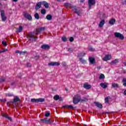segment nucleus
<instances>
[{
    "instance_id": "1",
    "label": "nucleus",
    "mask_w": 126,
    "mask_h": 126,
    "mask_svg": "<svg viewBox=\"0 0 126 126\" xmlns=\"http://www.w3.org/2000/svg\"><path fill=\"white\" fill-rule=\"evenodd\" d=\"M64 7L66 8H69V7L72 8V10L75 12L78 15H81V10L80 9L75 6H73L69 3H65Z\"/></svg>"
},
{
    "instance_id": "2",
    "label": "nucleus",
    "mask_w": 126,
    "mask_h": 126,
    "mask_svg": "<svg viewBox=\"0 0 126 126\" xmlns=\"http://www.w3.org/2000/svg\"><path fill=\"white\" fill-rule=\"evenodd\" d=\"M81 97L79 94H76L73 98V102L75 105H76L79 102H80Z\"/></svg>"
},
{
    "instance_id": "3",
    "label": "nucleus",
    "mask_w": 126,
    "mask_h": 126,
    "mask_svg": "<svg viewBox=\"0 0 126 126\" xmlns=\"http://www.w3.org/2000/svg\"><path fill=\"white\" fill-rule=\"evenodd\" d=\"M32 103H39V102H44L45 99L39 98H32L31 100Z\"/></svg>"
},
{
    "instance_id": "4",
    "label": "nucleus",
    "mask_w": 126,
    "mask_h": 126,
    "mask_svg": "<svg viewBox=\"0 0 126 126\" xmlns=\"http://www.w3.org/2000/svg\"><path fill=\"white\" fill-rule=\"evenodd\" d=\"M114 35L116 38H119L121 40H124L125 39V36L122 33L120 32H115Z\"/></svg>"
},
{
    "instance_id": "5",
    "label": "nucleus",
    "mask_w": 126,
    "mask_h": 126,
    "mask_svg": "<svg viewBox=\"0 0 126 126\" xmlns=\"http://www.w3.org/2000/svg\"><path fill=\"white\" fill-rule=\"evenodd\" d=\"M45 29H46V28L45 27H41L39 29H36L34 33V34H35V35H38V34H39L40 32H41V31H44Z\"/></svg>"
},
{
    "instance_id": "6",
    "label": "nucleus",
    "mask_w": 126,
    "mask_h": 126,
    "mask_svg": "<svg viewBox=\"0 0 126 126\" xmlns=\"http://www.w3.org/2000/svg\"><path fill=\"white\" fill-rule=\"evenodd\" d=\"M1 14V18L2 19V21H5L6 20V17L5 16V13L4 10L0 11Z\"/></svg>"
},
{
    "instance_id": "7",
    "label": "nucleus",
    "mask_w": 126,
    "mask_h": 126,
    "mask_svg": "<svg viewBox=\"0 0 126 126\" xmlns=\"http://www.w3.org/2000/svg\"><path fill=\"white\" fill-rule=\"evenodd\" d=\"M112 59V56L111 55H106L103 58H102L103 61L104 62H107V61H110Z\"/></svg>"
},
{
    "instance_id": "8",
    "label": "nucleus",
    "mask_w": 126,
    "mask_h": 126,
    "mask_svg": "<svg viewBox=\"0 0 126 126\" xmlns=\"http://www.w3.org/2000/svg\"><path fill=\"white\" fill-rule=\"evenodd\" d=\"M95 3H96V1H95V0H88L89 7L90 8H91V6L92 5H94Z\"/></svg>"
},
{
    "instance_id": "9",
    "label": "nucleus",
    "mask_w": 126,
    "mask_h": 126,
    "mask_svg": "<svg viewBox=\"0 0 126 126\" xmlns=\"http://www.w3.org/2000/svg\"><path fill=\"white\" fill-rule=\"evenodd\" d=\"M24 16L28 19V20H32V16L31 15L28 14V13L24 12Z\"/></svg>"
},
{
    "instance_id": "10",
    "label": "nucleus",
    "mask_w": 126,
    "mask_h": 126,
    "mask_svg": "<svg viewBox=\"0 0 126 126\" xmlns=\"http://www.w3.org/2000/svg\"><path fill=\"white\" fill-rule=\"evenodd\" d=\"M41 123H45V124H52V122L50 119H48V118L41 119Z\"/></svg>"
},
{
    "instance_id": "11",
    "label": "nucleus",
    "mask_w": 126,
    "mask_h": 126,
    "mask_svg": "<svg viewBox=\"0 0 126 126\" xmlns=\"http://www.w3.org/2000/svg\"><path fill=\"white\" fill-rule=\"evenodd\" d=\"M61 64L59 62H50L48 63V65H51L52 66H58Z\"/></svg>"
},
{
    "instance_id": "12",
    "label": "nucleus",
    "mask_w": 126,
    "mask_h": 126,
    "mask_svg": "<svg viewBox=\"0 0 126 126\" xmlns=\"http://www.w3.org/2000/svg\"><path fill=\"white\" fill-rule=\"evenodd\" d=\"M41 49L43 50H46V49H50V45L48 44H43L41 46Z\"/></svg>"
},
{
    "instance_id": "13",
    "label": "nucleus",
    "mask_w": 126,
    "mask_h": 126,
    "mask_svg": "<svg viewBox=\"0 0 126 126\" xmlns=\"http://www.w3.org/2000/svg\"><path fill=\"white\" fill-rule=\"evenodd\" d=\"M89 60L91 64H93L95 63V59L93 57H90Z\"/></svg>"
},
{
    "instance_id": "14",
    "label": "nucleus",
    "mask_w": 126,
    "mask_h": 126,
    "mask_svg": "<svg viewBox=\"0 0 126 126\" xmlns=\"http://www.w3.org/2000/svg\"><path fill=\"white\" fill-rule=\"evenodd\" d=\"M100 85L102 88L104 89H106L108 87V84H107V83H101Z\"/></svg>"
},
{
    "instance_id": "15",
    "label": "nucleus",
    "mask_w": 126,
    "mask_h": 126,
    "mask_svg": "<svg viewBox=\"0 0 126 126\" xmlns=\"http://www.w3.org/2000/svg\"><path fill=\"white\" fill-rule=\"evenodd\" d=\"M41 4H43V5H44L46 8H49V3L45 1H43L42 2H41Z\"/></svg>"
},
{
    "instance_id": "16",
    "label": "nucleus",
    "mask_w": 126,
    "mask_h": 126,
    "mask_svg": "<svg viewBox=\"0 0 126 126\" xmlns=\"http://www.w3.org/2000/svg\"><path fill=\"white\" fill-rule=\"evenodd\" d=\"M42 5V2H39L36 4L35 5V9L37 10L41 8V6Z\"/></svg>"
},
{
    "instance_id": "17",
    "label": "nucleus",
    "mask_w": 126,
    "mask_h": 126,
    "mask_svg": "<svg viewBox=\"0 0 126 126\" xmlns=\"http://www.w3.org/2000/svg\"><path fill=\"white\" fill-rule=\"evenodd\" d=\"M18 101H20V99L16 96L14 97V100L11 101V103H16V102H18Z\"/></svg>"
},
{
    "instance_id": "18",
    "label": "nucleus",
    "mask_w": 126,
    "mask_h": 126,
    "mask_svg": "<svg viewBox=\"0 0 126 126\" xmlns=\"http://www.w3.org/2000/svg\"><path fill=\"white\" fill-rule=\"evenodd\" d=\"M94 104H95L96 107L99 108L100 109H102L103 108V105H102V104L99 102H94Z\"/></svg>"
},
{
    "instance_id": "19",
    "label": "nucleus",
    "mask_w": 126,
    "mask_h": 126,
    "mask_svg": "<svg viewBox=\"0 0 126 126\" xmlns=\"http://www.w3.org/2000/svg\"><path fill=\"white\" fill-rule=\"evenodd\" d=\"M115 23H116V19H111L109 21V24H110L111 25H114Z\"/></svg>"
},
{
    "instance_id": "20",
    "label": "nucleus",
    "mask_w": 126,
    "mask_h": 126,
    "mask_svg": "<svg viewBox=\"0 0 126 126\" xmlns=\"http://www.w3.org/2000/svg\"><path fill=\"white\" fill-rule=\"evenodd\" d=\"M84 88H85V89H90L91 88V85L88 84H85L84 85Z\"/></svg>"
},
{
    "instance_id": "21",
    "label": "nucleus",
    "mask_w": 126,
    "mask_h": 126,
    "mask_svg": "<svg viewBox=\"0 0 126 126\" xmlns=\"http://www.w3.org/2000/svg\"><path fill=\"white\" fill-rule=\"evenodd\" d=\"M3 117H4L5 118H6V119H8V120H9L10 121H12V120L11 119V118L8 116V115H7V114L5 113L3 114Z\"/></svg>"
},
{
    "instance_id": "22",
    "label": "nucleus",
    "mask_w": 126,
    "mask_h": 126,
    "mask_svg": "<svg viewBox=\"0 0 126 126\" xmlns=\"http://www.w3.org/2000/svg\"><path fill=\"white\" fill-rule=\"evenodd\" d=\"M104 24H105V20H102L100 21V23H99L98 26H99V27H102L104 25Z\"/></svg>"
},
{
    "instance_id": "23",
    "label": "nucleus",
    "mask_w": 126,
    "mask_h": 126,
    "mask_svg": "<svg viewBox=\"0 0 126 126\" xmlns=\"http://www.w3.org/2000/svg\"><path fill=\"white\" fill-rule=\"evenodd\" d=\"M63 108H66V109H73V106L72 105H64L63 106Z\"/></svg>"
},
{
    "instance_id": "24",
    "label": "nucleus",
    "mask_w": 126,
    "mask_h": 126,
    "mask_svg": "<svg viewBox=\"0 0 126 126\" xmlns=\"http://www.w3.org/2000/svg\"><path fill=\"white\" fill-rule=\"evenodd\" d=\"M30 38L31 40H34L35 41H36V39L38 38V37H35V36H34L33 35H30Z\"/></svg>"
},
{
    "instance_id": "25",
    "label": "nucleus",
    "mask_w": 126,
    "mask_h": 126,
    "mask_svg": "<svg viewBox=\"0 0 126 126\" xmlns=\"http://www.w3.org/2000/svg\"><path fill=\"white\" fill-rule=\"evenodd\" d=\"M112 86L113 88H118L119 87V84L113 83L112 84Z\"/></svg>"
},
{
    "instance_id": "26",
    "label": "nucleus",
    "mask_w": 126,
    "mask_h": 126,
    "mask_svg": "<svg viewBox=\"0 0 126 126\" xmlns=\"http://www.w3.org/2000/svg\"><path fill=\"white\" fill-rule=\"evenodd\" d=\"M52 18L53 16L50 14H48L46 16V19H47V20H52Z\"/></svg>"
},
{
    "instance_id": "27",
    "label": "nucleus",
    "mask_w": 126,
    "mask_h": 126,
    "mask_svg": "<svg viewBox=\"0 0 126 126\" xmlns=\"http://www.w3.org/2000/svg\"><path fill=\"white\" fill-rule=\"evenodd\" d=\"M111 99V97L110 96H107L105 98V102L107 103V104H109V100Z\"/></svg>"
},
{
    "instance_id": "28",
    "label": "nucleus",
    "mask_w": 126,
    "mask_h": 126,
    "mask_svg": "<svg viewBox=\"0 0 126 126\" xmlns=\"http://www.w3.org/2000/svg\"><path fill=\"white\" fill-rule=\"evenodd\" d=\"M79 60L82 63H86V60L83 59L82 58H80Z\"/></svg>"
},
{
    "instance_id": "29",
    "label": "nucleus",
    "mask_w": 126,
    "mask_h": 126,
    "mask_svg": "<svg viewBox=\"0 0 126 126\" xmlns=\"http://www.w3.org/2000/svg\"><path fill=\"white\" fill-rule=\"evenodd\" d=\"M122 82H123V85L125 87H126V78H123L122 80Z\"/></svg>"
},
{
    "instance_id": "30",
    "label": "nucleus",
    "mask_w": 126,
    "mask_h": 126,
    "mask_svg": "<svg viewBox=\"0 0 126 126\" xmlns=\"http://www.w3.org/2000/svg\"><path fill=\"white\" fill-rule=\"evenodd\" d=\"M87 101H88V99L86 97H84L80 99V102H87Z\"/></svg>"
},
{
    "instance_id": "31",
    "label": "nucleus",
    "mask_w": 126,
    "mask_h": 126,
    "mask_svg": "<svg viewBox=\"0 0 126 126\" xmlns=\"http://www.w3.org/2000/svg\"><path fill=\"white\" fill-rule=\"evenodd\" d=\"M34 17L35 19H39L40 18V16H39V14H38V13H35L34 14Z\"/></svg>"
},
{
    "instance_id": "32",
    "label": "nucleus",
    "mask_w": 126,
    "mask_h": 126,
    "mask_svg": "<svg viewBox=\"0 0 126 126\" xmlns=\"http://www.w3.org/2000/svg\"><path fill=\"white\" fill-rule=\"evenodd\" d=\"M23 30V28L22 27L20 26L18 28V29L17 30V32H21Z\"/></svg>"
},
{
    "instance_id": "33",
    "label": "nucleus",
    "mask_w": 126,
    "mask_h": 126,
    "mask_svg": "<svg viewBox=\"0 0 126 126\" xmlns=\"http://www.w3.org/2000/svg\"><path fill=\"white\" fill-rule=\"evenodd\" d=\"M85 55V53H79L78 55V56L79 57V58H81L82 57H84V55Z\"/></svg>"
},
{
    "instance_id": "34",
    "label": "nucleus",
    "mask_w": 126,
    "mask_h": 126,
    "mask_svg": "<svg viewBox=\"0 0 126 126\" xmlns=\"http://www.w3.org/2000/svg\"><path fill=\"white\" fill-rule=\"evenodd\" d=\"M60 98V96L59 95H56L54 96V100H59V98Z\"/></svg>"
},
{
    "instance_id": "35",
    "label": "nucleus",
    "mask_w": 126,
    "mask_h": 126,
    "mask_svg": "<svg viewBox=\"0 0 126 126\" xmlns=\"http://www.w3.org/2000/svg\"><path fill=\"white\" fill-rule=\"evenodd\" d=\"M105 78V75L103 74H101L99 76V79H103Z\"/></svg>"
},
{
    "instance_id": "36",
    "label": "nucleus",
    "mask_w": 126,
    "mask_h": 126,
    "mask_svg": "<svg viewBox=\"0 0 126 126\" xmlns=\"http://www.w3.org/2000/svg\"><path fill=\"white\" fill-rule=\"evenodd\" d=\"M62 40L63 42H66L67 39L65 37V36H64L62 38Z\"/></svg>"
},
{
    "instance_id": "37",
    "label": "nucleus",
    "mask_w": 126,
    "mask_h": 126,
    "mask_svg": "<svg viewBox=\"0 0 126 126\" xmlns=\"http://www.w3.org/2000/svg\"><path fill=\"white\" fill-rule=\"evenodd\" d=\"M118 62V59H115L111 62V63H117Z\"/></svg>"
},
{
    "instance_id": "38",
    "label": "nucleus",
    "mask_w": 126,
    "mask_h": 126,
    "mask_svg": "<svg viewBox=\"0 0 126 126\" xmlns=\"http://www.w3.org/2000/svg\"><path fill=\"white\" fill-rule=\"evenodd\" d=\"M41 13L43 15L46 14V10L44 9H42L41 11Z\"/></svg>"
},
{
    "instance_id": "39",
    "label": "nucleus",
    "mask_w": 126,
    "mask_h": 126,
    "mask_svg": "<svg viewBox=\"0 0 126 126\" xmlns=\"http://www.w3.org/2000/svg\"><path fill=\"white\" fill-rule=\"evenodd\" d=\"M89 51H91V52H94V48H93L91 46H89Z\"/></svg>"
},
{
    "instance_id": "40",
    "label": "nucleus",
    "mask_w": 126,
    "mask_h": 126,
    "mask_svg": "<svg viewBox=\"0 0 126 126\" xmlns=\"http://www.w3.org/2000/svg\"><path fill=\"white\" fill-rule=\"evenodd\" d=\"M6 96H7L8 97H12V96H13V94H10V93H7V94H6Z\"/></svg>"
},
{
    "instance_id": "41",
    "label": "nucleus",
    "mask_w": 126,
    "mask_h": 126,
    "mask_svg": "<svg viewBox=\"0 0 126 126\" xmlns=\"http://www.w3.org/2000/svg\"><path fill=\"white\" fill-rule=\"evenodd\" d=\"M68 52L69 53H72L73 52V50L71 48H68Z\"/></svg>"
},
{
    "instance_id": "42",
    "label": "nucleus",
    "mask_w": 126,
    "mask_h": 126,
    "mask_svg": "<svg viewBox=\"0 0 126 126\" xmlns=\"http://www.w3.org/2000/svg\"><path fill=\"white\" fill-rule=\"evenodd\" d=\"M2 45H3V46H7V43H6V41H2Z\"/></svg>"
},
{
    "instance_id": "43",
    "label": "nucleus",
    "mask_w": 126,
    "mask_h": 126,
    "mask_svg": "<svg viewBox=\"0 0 126 126\" xmlns=\"http://www.w3.org/2000/svg\"><path fill=\"white\" fill-rule=\"evenodd\" d=\"M50 112H46L45 116V117H49V116H50Z\"/></svg>"
},
{
    "instance_id": "44",
    "label": "nucleus",
    "mask_w": 126,
    "mask_h": 126,
    "mask_svg": "<svg viewBox=\"0 0 126 126\" xmlns=\"http://www.w3.org/2000/svg\"><path fill=\"white\" fill-rule=\"evenodd\" d=\"M74 40V38H73V37H70L69 38L70 42H73Z\"/></svg>"
},
{
    "instance_id": "45",
    "label": "nucleus",
    "mask_w": 126,
    "mask_h": 126,
    "mask_svg": "<svg viewBox=\"0 0 126 126\" xmlns=\"http://www.w3.org/2000/svg\"><path fill=\"white\" fill-rule=\"evenodd\" d=\"M62 64L63 65V66H65V65H66V63L64 62H63Z\"/></svg>"
},
{
    "instance_id": "46",
    "label": "nucleus",
    "mask_w": 126,
    "mask_h": 126,
    "mask_svg": "<svg viewBox=\"0 0 126 126\" xmlns=\"http://www.w3.org/2000/svg\"><path fill=\"white\" fill-rule=\"evenodd\" d=\"M34 60H37L38 59H39V56L36 55V56H34Z\"/></svg>"
},
{
    "instance_id": "47",
    "label": "nucleus",
    "mask_w": 126,
    "mask_h": 126,
    "mask_svg": "<svg viewBox=\"0 0 126 126\" xmlns=\"http://www.w3.org/2000/svg\"><path fill=\"white\" fill-rule=\"evenodd\" d=\"M15 53H16L17 54H20V55L21 52L19 51V50H17V51H16Z\"/></svg>"
},
{
    "instance_id": "48",
    "label": "nucleus",
    "mask_w": 126,
    "mask_h": 126,
    "mask_svg": "<svg viewBox=\"0 0 126 126\" xmlns=\"http://www.w3.org/2000/svg\"><path fill=\"white\" fill-rule=\"evenodd\" d=\"M27 66H29V67H30V66H31V64L30 63H28L27 64Z\"/></svg>"
},
{
    "instance_id": "49",
    "label": "nucleus",
    "mask_w": 126,
    "mask_h": 126,
    "mask_svg": "<svg viewBox=\"0 0 126 126\" xmlns=\"http://www.w3.org/2000/svg\"><path fill=\"white\" fill-rule=\"evenodd\" d=\"M7 51V49H3L2 51L3 53H4V52H6Z\"/></svg>"
},
{
    "instance_id": "50",
    "label": "nucleus",
    "mask_w": 126,
    "mask_h": 126,
    "mask_svg": "<svg viewBox=\"0 0 126 126\" xmlns=\"http://www.w3.org/2000/svg\"><path fill=\"white\" fill-rule=\"evenodd\" d=\"M25 53H26L25 52H21L20 55H24V54H25Z\"/></svg>"
},
{
    "instance_id": "51",
    "label": "nucleus",
    "mask_w": 126,
    "mask_h": 126,
    "mask_svg": "<svg viewBox=\"0 0 126 126\" xmlns=\"http://www.w3.org/2000/svg\"><path fill=\"white\" fill-rule=\"evenodd\" d=\"M0 101H1V102H6V100H5V99H0Z\"/></svg>"
},
{
    "instance_id": "52",
    "label": "nucleus",
    "mask_w": 126,
    "mask_h": 126,
    "mask_svg": "<svg viewBox=\"0 0 126 126\" xmlns=\"http://www.w3.org/2000/svg\"><path fill=\"white\" fill-rule=\"evenodd\" d=\"M12 1H14V2H16L17 1H18V0H12Z\"/></svg>"
},
{
    "instance_id": "53",
    "label": "nucleus",
    "mask_w": 126,
    "mask_h": 126,
    "mask_svg": "<svg viewBox=\"0 0 126 126\" xmlns=\"http://www.w3.org/2000/svg\"><path fill=\"white\" fill-rule=\"evenodd\" d=\"M58 1H64V0H57Z\"/></svg>"
},
{
    "instance_id": "54",
    "label": "nucleus",
    "mask_w": 126,
    "mask_h": 126,
    "mask_svg": "<svg viewBox=\"0 0 126 126\" xmlns=\"http://www.w3.org/2000/svg\"><path fill=\"white\" fill-rule=\"evenodd\" d=\"M124 95H126V90L124 92Z\"/></svg>"
},
{
    "instance_id": "55",
    "label": "nucleus",
    "mask_w": 126,
    "mask_h": 126,
    "mask_svg": "<svg viewBox=\"0 0 126 126\" xmlns=\"http://www.w3.org/2000/svg\"><path fill=\"white\" fill-rule=\"evenodd\" d=\"M97 69H100L101 68V66H98L97 67Z\"/></svg>"
},
{
    "instance_id": "56",
    "label": "nucleus",
    "mask_w": 126,
    "mask_h": 126,
    "mask_svg": "<svg viewBox=\"0 0 126 126\" xmlns=\"http://www.w3.org/2000/svg\"><path fill=\"white\" fill-rule=\"evenodd\" d=\"M65 90H66V91H68V89H67V88H65Z\"/></svg>"
},
{
    "instance_id": "57",
    "label": "nucleus",
    "mask_w": 126,
    "mask_h": 126,
    "mask_svg": "<svg viewBox=\"0 0 126 126\" xmlns=\"http://www.w3.org/2000/svg\"><path fill=\"white\" fill-rule=\"evenodd\" d=\"M80 1L81 2H83V1H84V0H81Z\"/></svg>"
},
{
    "instance_id": "58",
    "label": "nucleus",
    "mask_w": 126,
    "mask_h": 126,
    "mask_svg": "<svg viewBox=\"0 0 126 126\" xmlns=\"http://www.w3.org/2000/svg\"><path fill=\"white\" fill-rule=\"evenodd\" d=\"M1 53H3L2 51H0V54Z\"/></svg>"
},
{
    "instance_id": "59",
    "label": "nucleus",
    "mask_w": 126,
    "mask_h": 126,
    "mask_svg": "<svg viewBox=\"0 0 126 126\" xmlns=\"http://www.w3.org/2000/svg\"><path fill=\"white\" fill-rule=\"evenodd\" d=\"M125 65H126V64H125Z\"/></svg>"
}]
</instances>
